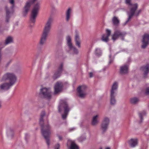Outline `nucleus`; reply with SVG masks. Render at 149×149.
Here are the masks:
<instances>
[{
    "instance_id": "1",
    "label": "nucleus",
    "mask_w": 149,
    "mask_h": 149,
    "mask_svg": "<svg viewBox=\"0 0 149 149\" xmlns=\"http://www.w3.org/2000/svg\"><path fill=\"white\" fill-rule=\"evenodd\" d=\"M17 80L15 75L12 72H8L4 74L1 80V81H8L9 83H5L0 85V89L3 90H7L13 85Z\"/></svg>"
},
{
    "instance_id": "2",
    "label": "nucleus",
    "mask_w": 149,
    "mask_h": 149,
    "mask_svg": "<svg viewBox=\"0 0 149 149\" xmlns=\"http://www.w3.org/2000/svg\"><path fill=\"white\" fill-rule=\"evenodd\" d=\"M45 115V112L43 111L40 114V123L41 127V133L44 138L46 140V143L49 146L50 144V140L49 139L50 135L51 134L50 132L51 127L48 124L42 125L43 122V117Z\"/></svg>"
},
{
    "instance_id": "3",
    "label": "nucleus",
    "mask_w": 149,
    "mask_h": 149,
    "mask_svg": "<svg viewBox=\"0 0 149 149\" xmlns=\"http://www.w3.org/2000/svg\"><path fill=\"white\" fill-rule=\"evenodd\" d=\"M130 1L131 0H125V3L128 6L130 11L128 13L129 17L127 20L124 23V25L127 23L133 15H134L135 16H137L139 15L141 11V9L136 11L138 8L137 4V3L132 4L131 3Z\"/></svg>"
},
{
    "instance_id": "4",
    "label": "nucleus",
    "mask_w": 149,
    "mask_h": 149,
    "mask_svg": "<svg viewBox=\"0 0 149 149\" xmlns=\"http://www.w3.org/2000/svg\"><path fill=\"white\" fill-rule=\"evenodd\" d=\"M53 19L51 17L49 18L45 26L42 34L41 37L39 44L40 45H43L46 42L47 37L49 33Z\"/></svg>"
},
{
    "instance_id": "5",
    "label": "nucleus",
    "mask_w": 149,
    "mask_h": 149,
    "mask_svg": "<svg viewBox=\"0 0 149 149\" xmlns=\"http://www.w3.org/2000/svg\"><path fill=\"white\" fill-rule=\"evenodd\" d=\"M63 110H64V113L62 115V117L63 119H65L66 118L70 110L68 104L66 102H63L60 103L58 106V110L59 112H61Z\"/></svg>"
},
{
    "instance_id": "6",
    "label": "nucleus",
    "mask_w": 149,
    "mask_h": 149,
    "mask_svg": "<svg viewBox=\"0 0 149 149\" xmlns=\"http://www.w3.org/2000/svg\"><path fill=\"white\" fill-rule=\"evenodd\" d=\"M118 87V83L116 82L113 83L112 86L110 94V103L111 105H114L116 103L115 97L117 94Z\"/></svg>"
},
{
    "instance_id": "7",
    "label": "nucleus",
    "mask_w": 149,
    "mask_h": 149,
    "mask_svg": "<svg viewBox=\"0 0 149 149\" xmlns=\"http://www.w3.org/2000/svg\"><path fill=\"white\" fill-rule=\"evenodd\" d=\"M40 4L36 3L34 6L32 10L30 17V21L31 24H34L36 21V19L37 15L38 10L40 8Z\"/></svg>"
},
{
    "instance_id": "8",
    "label": "nucleus",
    "mask_w": 149,
    "mask_h": 149,
    "mask_svg": "<svg viewBox=\"0 0 149 149\" xmlns=\"http://www.w3.org/2000/svg\"><path fill=\"white\" fill-rule=\"evenodd\" d=\"M66 40L67 45L70 51L72 52L73 54H77L78 53V50L75 47L72 45L71 42V38L70 36H68L67 37Z\"/></svg>"
},
{
    "instance_id": "9",
    "label": "nucleus",
    "mask_w": 149,
    "mask_h": 149,
    "mask_svg": "<svg viewBox=\"0 0 149 149\" xmlns=\"http://www.w3.org/2000/svg\"><path fill=\"white\" fill-rule=\"evenodd\" d=\"M40 94L42 95L44 97L47 99L51 98L52 94L49 88H43L40 89Z\"/></svg>"
},
{
    "instance_id": "10",
    "label": "nucleus",
    "mask_w": 149,
    "mask_h": 149,
    "mask_svg": "<svg viewBox=\"0 0 149 149\" xmlns=\"http://www.w3.org/2000/svg\"><path fill=\"white\" fill-rule=\"evenodd\" d=\"M109 123V120L108 118L105 117L104 118L100 127V129L103 133L104 132L107 130Z\"/></svg>"
},
{
    "instance_id": "11",
    "label": "nucleus",
    "mask_w": 149,
    "mask_h": 149,
    "mask_svg": "<svg viewBox=\"0 0 149 149\" xmlns=\"http://www.w3.org/2000/svg\"><path fill=\"white\" fill-rule=\"evenodd\" d=\"M126 33L125 32H121L120 30L115 31L112 36V39L115 41L118 37H120L122 40H123V37L126 35Z\"/></svg>"
},
{
    "instance_id": "12",
    "label": "nucleus",
    "mask_w": 149,
    "mask_h": 149,
    "mask_svg": "<svg viewBox=\"0 0 149 149\" xmlns=\"http://www.w3.org/2000/svg\"><path fill=\"white\" fill-rule=\"evenodd\" d=\"M87 86L85 85L80 86L78 87L77 91L80 97L83 98L85 97L86 95L85 90Z\"/></svg>"
},
{
    "instance_id": "13",
    "label": "nucleus",
    "mask_w": 149,
    "mask_h": 149,
    "mask_svg": "<svg viewBox=\"0 0 149 149\" xmlns=\"http://www.w3.org/2000/svg\"><path fill=\"white\" fill-rule=\"evenodd\" d=\"M142 45L141 48L144 49L149 44V34H145L143 36L142 40Z\"/></svg>"
},
{
    "instance_id": "14",
    "label": "nucleus",
    "mask_w": 149,
    "mask_h": 149,
    "mask_svg": "<svg viewBox=\"0 0 149 149\" xmlns=\"http://www.w3.org/2000/svg\"><path fill=\"white\" fill-rule=\"evenodd\" d=\"M62 83L61 82L56 83L54 86V93L56 94L62 90Z\"/></svg>"
},
{
    "instance_id": "15",
    "label": "nucleus",
    "mask_w": 149,
    "mask_h": 149,
    "mask_svg": "<svg viewBox=\"0 0 149 149\" xmlns=\"http://www.w3.org/2000/svg\"><path fill=\"white\" fill-rule=\"evenodd\" d=\"M106 32L107 34L103 35L102 36L101 39L102 41L107 42L109 40V37L110 35L111 31L110 30L107 29L106 30Z\"/></svg>"
},
{
    "instance_id": "16",
    "label": "nucleus",
    "mask_w": 149,
    "mask_h": 149,
    "mask_svg": "<svg viewBox=\"0 0 149 149\" xmlns=\"http://www.w3.org/2000/svg\"><path fill=\"white\" fill-rule=\"evenodd\" d=\"M36 0H31L27 1L24 7V13H27L29 10L31 6Z\"/></svg>"
},
{
    "instance_id": "17",
    "label": "nucleus",
    "mask_w": 149,
    "mask_h": 149,
    "mask_svg": "<svg viewBox=\"0 0 149 149\" xmlns=\"http://www.w3.org/2000/svg\"><path fill=\"white\" fill-rule=\"evenodd\" d=\"M72 12V9L70 8H68L65 12V20L68 22L70 18Z\"/></svg>"
},
{
    "instance_id": "18",
    "label": "nucleus",
    "mask_w": 149,
    "mask_h": 149,
    "mask_svg": "<svg viewBox=\"0 0 149 149\" xmlns=\"http://www.w3.org/2000/svg\"><path fill=\"white\" fill-rule=\"evenodd\" d=\"M128 67L127 65H125L120 67V72L121 74H126L128 73Z\"/></svg>"
},
{
    "instance_id": "19",
    "label": "nucleus",
    "mask_w": 149,
    "mask_h": 149,
    "mask_svg": "<svg viewBox=\"0 0 149 149\" xmlns=\"http://www.w3.org/2000/svg\"><path fill=\"white\" fill-rule=\"evenodd\" d=\"M6 17L5 22L6 23H8L9 22V19L10 17V15L13 13V11H10L8 7H6Z\"/></svg>"
},
{
    "instance_id": "20",
    "label": "nucleus",
    "mask_w": 149,
    "mask_h": 149,
    "mask_svg": "<svg viewBox=\"0 0 149 149\" xmlns=\"http://www.w3.org/2000/svg\"><path fill=\"white\" fill-rule=\"evenodd\" d=\"M141 69L143 72L144 76L146 77L149 71V64H148L145 66L142 67Z\"/></svg>"
},
{
    "instance_id": "21",
    "label": "nucleus",
    "mask_w": 149,
    "mask_h": 149,
    "mask_svg": "<svg viewBox=\"0 0 149 149\" xmlns=\"http://www.w3.org/2000/svg\"><path fill=\"white\" fill-rule=\"evenodd\" d=\"M63 66V64L62 63L61 64L58 68V71L56 72L54 75V79L57 78L60 76L62 70Z\"/></svg>"
},
{
    "instance_id": "22",
    "label": "nucleus",
    "mask_w": 149,
    "mask_h": 149,
    "mask_svg": "<svg viewBox=\"0 0 149 149\" xmlns=\"http://www.w3.org/2000/svg\"><path fill=\"white\" fill-rule=\"evenodd\" d=\"M128 143L131 147H134L137 144V139H131L128 141Z\"/></svg>"
},
{
    "instance_id": "23",
    "label": "nucleus",
    "mask_w": 149,
    "mask_h": 149,
    "mask_svg": "<svg viewBox=\"0 0 149 149\" xmlns=\"http://www.w3.org/2000/svg\"><path fill=\"white\" fill-rule=\"evenodd\" d=\"M99 115H97L93 116V117L91 124L93 126L96 125L98 123L99 121L98 120Z\"/></svg>"
},
{
    "instance_id": "24",
    "label": "nucleus",
    "mask_w": 149,
    "mask_h": 149,
    "mask_svg": "<svg viewBox=\"0 0 149 149\" xmlns=\"http://www.w3.org/2000/svg\"><path fill=\"white\" fill-rule=\"evenodd\" d=\"M113 24L115 26H118L120 23V21L118 18L116 16L113 17L112 20Z\"/></svg>"
},
{
    "instance_id": "25",
    "label": "nucleus",
    "mask_w": 149,
    "mask_h": 149,
    "mask_svg": "<svg viewBox=\"0 0 149 149\" xmlns=\"http://www.w3.org/2000/svg\"><path fill=\"white\" fill-rule=\"evenodd\" d=\"M75 41L76 45L79 48H80L81 47L80 41V40L79 36L77 34H76L75 35Z\"/></svg>"
},
{
    "instance_id": "26",
    "label": "nucleus",
    "mask_w": 149,
    "mask_h": 149,
    "mask_svg": "<svg viewBox=\"0 0 149 149\" xmlns=\"http://www.w3.org/2000/svg\"><path fill=\"white\" fill-rule=\"evenodd\" d=\"M130 102L132 104H136L139 102V99L137 97H133L130 99Z\"/></svg>"
},
{
    "instance_id": "27",
    "label": "nucleus",
    "mask_w": 149,
    "mask_h": 149,
    "mask_svg": "<svg viewBox=\"0 0 149 149\" xmlns=\"http://www.w3.org/2000/svg\"><path fill=\"white\" fill-rule=\"evenodd\" d=\"M70 149H79V147L75 143L74 141H72L70 147Z\"/></svg>"
},
{
    "instance_id": "28",
    "label": "nucleus",
    "mask_w": 149,
    "mask_h": 149,
    "mask_svg": "<svg viewBox=\"0 0 149 149\" xmlns=\"http://www.w3.org/2000/svg\"><path fill=\"white\" fill-rule=\"evenodd\" d=\"M13 37L11 36H8L7 38L5 41V44L7 45L13 42Z\"/></svg>"
},
{
    "instance_id": "29",
    "label": "nucleus",
    "mask_w": 149,
    "mask_h": 149,
    "mask_svg": "<svg viewBox=\"0 0 149 149\" xmlns=\"http://www.w3.org/2000/svg\"><path fill=\"white\" fill-rule=\"evenodd\" d=\"M7 133L8 136L9 137H12L13 135V131L10 129L8 130Z\"/></svg>"
},
{
    "instance_id": "30",
    "label": "nucleus",
    "mask_w": 149,
    "mask_h": 149,
    "mask_svg": "<svg viewBox=\"0 0 149 149\" xmlns=\"http://www.w3.org/2000/svg\"><path fill=\"white\" fill-rule=\"evenodd\" d=\"M95 53L97 56L100 55L102 54L101 49L99 48H96L95 50Z\"/></svg>"
},
{
    "instance_id": "31",
    "label": "nucleus",
    "mask_w": 149,
    "mask_h": 149,
    "mask_svg": "<svg viewBox=\"0 0 149 149\" xmlns=\"http://www.w3.org/2000/svg\"><path fill=\"white\" fill-rule=\"evenodd\" d=\"M146 113L145 111H143L139 113V116L141 119V122H142L143 120L142 117L146 115Z\"/></svg>"
},
{
    "instance_id": "32",
    "label": "nucleus",
    "mask_w": 149,
    "mask_h": 149,
    "mask_svg": "<svg viewBox=\"0 0 149 149\" xmlns=\"http://www.w3.org/2000/svg\"><path fill=\"white\" fill-rule=\"evenodd\" d=\"M9 1L10 3L13 5L12 7V9H13L14 7V0H9Z\"/></svg>"
},
{
    "instance_id": "33",
    "label": "nucleus",
    "mask_w": 149,
    "mask_h": 149,
    "mask_svg": "<svg viewBox=\"0 0 149 149\" xmlns=\"http://www.w3.org/2000/svg\"><path fill=\"white\" fill-rule=\"evenodd\" d=\"M145 94L147 95H149V87H147L146 90Z\"/></svg>"
},
{
    "instance_id": "34",
    "label": "nucleus",
    "mask_w": 149,
    "mask_h": 149,
    "mask_svg": "<svg viewBox=\"0 0 149 149\" xmlns=\"http://www.w3.org/2000/svg\"><path fill=\"white\" fill-rule=\"evenodd\" d=\"M60 148V145L59 144H57L55 146V149H59Z\"/></svg>"
},
{
    "instance_id": "35",
    "label": "nucleus",
    "mask_w": 149,
    "mask_h": 149,
    "mask_svg": "<svg viewBox=\"0 0 149 149\" xmlns=\"http://www.w3.org/2000/svg\"><path fill=\"white\" fill-rule=\"evenodd\" d=\"M29 137V135L27 134H25V139L26 140Z\"/></svg>"
},
{
    "instance_id": "36",
    "label": "nucleus",
    "mask_w": 149,
    "mask_h": 149,
    "mask_svg": "<svg viewBox=\"0 0 149 149\" xmlns=\"http://www.w3.org/2000/svg\"><path fill=\"white\" fill-rule=\"evenodd\" d=\"M111 55H110L109 56V57L110 58L109 61V63H111L113 61V60H111Z\"/></svg>"
},
{
    "instance_id": "37",
    "label": "nucleus",
    "mask_w": 149,
    "mask_h": 149,
    "mask_svg": "<svg viewBox=\"0 0 149 149\" xmlns=\"http://www.w3.org/2000/svg\"><path fill=\"white\" fill-rule=\"evenodd\" d=\"M89 76L90 77H91L93 76V74L92 72H90L89 73Z\"/></svg>"
},
{
    "instance_id": "38",
    "label": "nucleus",
    "mask_w": 149,
    "mask_h": 149,
    "mask_svg": "<svg viewBox=\"0 0 149 149\" xmlns=\"http://www.w3.org/2000/svg\"><path fill=\"white\" fill-rule=\"evenodd\" d=\"M75 129V128H72L70 129L69 130L70 131H71L72 130H74Z\"/></svg>"
},
{
    "instance_id": "39",
    "label": "nucleus",
    "mask_w": 149,
    "mask_h": 149,
    "mask_svg": "<svg viewBox=\"0 0 149 149\" xmlns=\"http://www.w3.org/2000/svg\"><path fill=\"white\" fill-rule=\"evenodd\" d=\"M2 107V102L1 101H0V109Z\"/></svg>"
},
{
    "instance_id": "40",
    "label": "nucleus",
    "mask_w": 149,
    "mask_h": 149,
    "mask_svg": "<svg viewBox=\"0 0 149 149\" xmlns=\"http://www.w3.org/2000/svg\"><path fill=\"white\" fill-rule=\"evenodd\" d=\"M58 137L59 140H61L62 139V137L60 136H58Z\"/></svg>"
},
{
    "instance_id": "41",
    "label": "nucleus",
    "mask_w": 149,
    "mask_h": 149,
    "mask_svg": "<svg viewBox=\"0 0 149 149\" xmlns=\"http://www.w3.org/2000/svg\"><path fill=\"white\" fill-rule=\"evenodd\" d=\"M1 21H0V28L1 27Z\"/></svg>"
},
{
    "instance_id": "42",
    "label": "nucleus",
    "mask_w": 149,
    "mask_h": 149,
    "mask_svg": "<svg viewBox=\"0 0 149 149\" xmlns=\"http://www.w3.org/2000/svg\"><path fill=\"white\" fill-rule=\"evenodd\" d=\"M106 149H110V148H107Z\"/></svg>"
},
{
    "instance_id": "43",
    "label": "nucleus",
    "mask_w": 149,
    "mask_h": 149,
    "mask_svg": "<svg viewBox=\"0 0 149 149\" xmlns=\"http://www.w3.org/2000/svg\"><path fill=\"white\" fill-rule=\"evenodd\" d=\"M72 141H68V142H70L71 143V142Z\"/></svg>"
},
{
    "instance_id": "44",
    "label": "nucleus",
    "mask_w": 149,
    "mask_h": 149,
    "mask_svg": "<svg viewBox=\"0 0 149 149\" xmlns=\"http://www.w3.org/2000/svg\"><path fill=\"white\" fill-rule=\"evenodd\" d=\"M100 149H102V148H100Z\"/></svg>"
}]
</instances>
